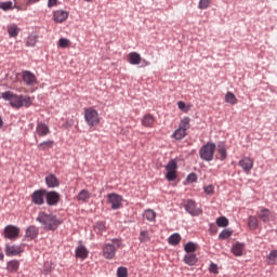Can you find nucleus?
Wrapping results in <instances>:
<instances>
[{
    "label": "nucleus",
    "instance_id": "20e7f679",
    "mask_svg": "<svg viewBox=\"0 0 277 277\" xmlns=\"http://www.w3.org/2000/svg\"><path fill=\"white\" fill-rule=\"evenodd\" d=\"M113 243H106L103 248V256L104 259H107L108 261H111V259L116 258V251L118 248H122V240L115 238L111 240Z\"/></svg>",
    "mask_w": 277,
    "mask_h": 277
},
{
    "label": "nucleus",
    "instance_id": "49530a36",
    "mask_svg": "<svg viewBox=\"0 0 277 277\" xmlns=\"http://www.w3.org/2000/svg\"><path fill=\"white\" fill-rule=\"evenodd\" d=\"M230 235H233V232L228 230V229H224L220 235V239H228V237H230Z\"/></svg>",
    "mask_w": 277,
    "mask_h": 277
},
{
    "label": "nucleus",
    "instance_id": "3c124183",
    "mask_svg": "<svg viewBox=\"0 0 277 277\" xmlns=\"http://www.w3.org/2000/svg\"><path fill=\"white\" fill-rule=\"evenodd\" d=\"M177 107L181 109V111H187V105L183 101L177 102Z\"/></svg>",
    "mask_w": 277,
    "mask_h": 277
},
{
    "label": "nucleus",
    "instance_id": "a878e982",
    "mask_svg": "<svg viewBox=\"0 0 277 277\" xmlns=\"http://www.w3.org/2000/svg\"><path fill=\"white\" fill-rule=\"evenodd\" d=\"M184 263H186V265H195L198 263V258H196L194 253H188L184 256Z\"/></svg>",
    "mask_w": 277,
    "mask_h": 277
},
{
    "label": "nucleus",
    "instance_id": "b1692460",
    "mask_svg": "<svg viewBox=\"0 0 277 277\" xmlns=\"http://www.w3.org/2000/svg\"><path fill=\"white\" fill-rule=\"evenodd\" d=\"M8 34L10 38H16L21 34V28L16 24H11L8 26Z\"/></svg>",
    "mask_w": 277,
    "mask_h": 277
},
{
    "label": "nucleus",
    "instance_id": "864d4df0",
    "mask_svg": "<svg viewBox=\"0 0 277 277\" xmlns=\"http://www.w3.org/2000/svg\"><path fill=\"white\" fill-rule=\"evenodd\" d=\"M211 272H213L214 274H217V265L212 264L211 265Z\"/></svg>",
    "mask_w": 277,
    "mask_h": 277
},
{
    "label": "nucleus",
    "instance_id": "c85d7f7f",
    "mask_svg": "<svg viewBox=\"0 0 277 277\" xmlns=\"http://www.w3.org/2000/svg\"><path fill=\"white\" fill-rule=\"evenodd\" d=\"M248 226L251 228V230H256V228H259V220L256 216H249Z\"/></svg>",
    "mask_w": 277,
    "mask_h": 277
},
{
    "label": "nucleus",
    "instance_id": "79ce46f5",
    "mask_svg": "<svg viewBox=\"0 0 277 277\" xmlns=\"http://www.w3.org/2000/svg\"><path fill=\"white\" fill-rule=\"evenodd\" d=\"M203 192L207 196H213L215 194V187L213 185H208L203 188Z\"/></svg>",
    "mask_w": 277,
    "mask_h": 277
},
{
    "label": "nucleus",
    "instance_id": "f8f14e48",
    "mask_svg": "<svg viewBox=\"0 0 277 277\" xmlns=\"http://www.w3.org/2000/svg\"><path fill=\"white\" fill-rule=\"evenodd\" d=\"M23 81L26 83V85H36L38 83V79L36 78V75L29 70L23 71Z\"/></svg>",
    "mask_w": 277,
    "mask_h": 277
},
{
    "label": "nucleus",
    "instance_id": "a19ab883",
    "mask_svg": "<svg viewBox=\"0 0 277 277\" xmlns=\"http://www.w3.org/2000/svg\"><path fill=\"white\" fill-rule=\"evenodd\" d=\"M117 276L118 277H129V271L127 269V267H119L117 269Z\"/></svg>",
    "mask_w": 277,
    "mask_h": 277
},
{
    "label": "nucleus",
    "instance_id": "4d7b16f0",
    "mask_svg": "<svg viewBox=\"0 0 277 277\" xmlns=\"http://www.w3.org/2000/svg\"><path fill=\"white\" fill-rule=\"evenodd\" d=\"M3 127V119L0 117V129Z\"/></svg>",
    "mask_w": 277,
    "mask_h": 277
},
{
    "label": "nucleus",
    "instance_id": "72a5a7b5",
    "mask_svg": "<svg viewBox=\"0 0 277 277\" xmlns=\"http://www.w3.org/2000/svg\"><path fill=\"white\" fill-rule=\"evenodd\" d=\"M138 241H141V243H146V241H150V234L148 233V230L141 232Z\"/></svg>",
    "mask_w": 277,
    "mask_h": 277
},
{
    "label": "nucleus",
    "instance_id": "a18cd8bd",
    "mask_svg": "<svg viewBox=\"0 0 277 277\" xmlns=\"http://www.w3.org/2000/svg\"><path fill=\"white\" fill-rule=\"evenodd\" d=\"M94 228H95V230H98V233H104V230H106L104 222H97L95 224Z\"/></svg>",
    "mask_w": 277,
    "mask_h": 277
},
{
    "label": "nucleus",
    "instance_id": "09e8293b",
    "mask_svg": "<svg viewBox=\"0 0 277 277\" xmlns=\"http://www.w3.org/2000/svg\"><path fill=\"white\" fill-rule=\"evenodd\" d=\"M219 154L221 155V161H224V159H226V157H227L226 147H220Z\"/></svg>",
    "mask_w": 277,
    "mask_h": 277
},
{
    "label": "nucleus",
    "instance_id": "c9c22d12",
    "mask_svg": "<svg viewBox=\"0 0 277 277\" xmlns=\"http://www.w3.org/2000/svg\"><path fill=\"white\" fill-rule=\"evenodd\" d=\"M176 168H177V164H176V161L174 160H170L166 166L167 172H176Z\"/></svg>",
    "mask_w": 277,
    "mask_h": 277
},
{
    "label": "nucleus",
    "instance_id": "603ef678",
    "mask_svg": "<svg viewBox=\"0 0 277 277\" xmlns=\"http://www.w3.org/2000/svg\"><path fill=\"white\" fill-rule=\"evenodd\" d=\"M54 5H57V0H48L49 8H53Z\"/></svg>",
    "mask_w": 277,
    "mask_h": 277
},
{
    "label": "nucleus",
    "instance_id": "e433bc0d",
    "mask_svg": "<svg viewBox=\"0 0 277 277\" xmlns=\"http://www.w3.org/2000/svg\"><path fill=\"white\" fill-rule=\"evenodd\" d=\"M38 42V37L37 36H29L27 38V41H26V47H36Z\"/></svg>",
    "mask_w": 277,
    "mask_h": 277
},
{
    "label": "nucleus",
    "instance_id": "c756f323",
    "mask_svg": "<svg viewBox=\"0 0 277 277\" xmlns=\"http://www.w3.org/2000/svg\"><path fill=\"white\" fill-rule=\"evenodd\" d=\"M168 241L170 246H179L181 243V235L175 233L169 237Z\"/></svg>",
    "mask_w": 277,
    "mask_h": 277
},
{
    "label": "nucleus",
    "instance_id": "423d86ee",
    "mask_svg": "<svg viewBox=\"0 0 277 277\" xmlns=\"http://www.w3.org/2000/svg\"><path fill=\"white\" fill-rule=\"evenodd\" d=\"M215 143H207L199 149V157L202 161H213L215 157Z\"/></svg>",
    "mask_w": 277,
    "mask_h": 277
},
{
    "label": "nucleus",
    "instance_id": "ddd939ff",
    "mask_svg": "<svg viewBox=\"0 0 277 277\" xmlns=\"http://www.w3.org/2000/svg\"><path fill=\"white\" fill-rule=\"evenodd\" d=\"M243 250H246V245L243 242L237 241L233 245L230 252L234 256H243Z\"/></svg>",
    "mask_w": 277,
    "mask_h": 277
},
{
    "label": "nucleus",
    "instance_id": "412c9836",
    "mask_svg": "<svg viewBox=\"0 0 277 277\" xmlns=\"http://www.w3.org/2000/svg\"><path fill=\"white\" fill-rule=\"evenodd\" d=\"M90 254V251H88V248H85V246H79L76 249V256L77 259H82V261H84V259H88V255Z\"/></svg>",
    "mask_w": 277,
    "mask_h": 277
},
{
    "label": "nucleus",
    "instance_id": "393cba45",
    "mask_svg": "<svg viewBox=\"0 0 277 277\" xmlns=\"http://www.w3.org/2000/svg\"><path fill=\"white\" fill-rule=\"evenodd\" d=\"M90 198H92V194H90L87 189H82L77 196V200L80 202H88Z\"/></svg>",
    "mask_w": 277,
    "mask_h": 277
},
{
    "label": "nucleus",
    "instance_id": "6e6552de",
    "mask_svg": "<svg viewBox=\"0 0 277 277\" xmlns=\"http://www.w3.org/2000/svg\"><path fill=\"white\" fill-rule=\"evenodd\" d=\"M60 198H61L60 193L55 190H51V192L45 190V200L49 207L57 206V203L60 202Z\"/></svg>",
    "mask_w": 277,
    "mask_h": 277
},
{
    "label": "nucleus",
    "instance_id": "ea45409f",
    "mask_svg": "<svg viewBox=\"0 0 277 277\" xmlns=\"http://www.w3.org/2000/svg\"><path fill=\"white\" fill-rule=\"evenodd\" d=\"M211 5V0H200L198 8L199 10H207Z\"/></svg>",
    "mask_w": 277,
    "mask_h": 277
},
{
    "label": "nucleus",
    "instance_id": "39448f33",
    "mask_svg": "<svg viewBox=\"0 0 277 277\" xmlns=\"http://www.w3.org/2000/svg\"><path fill=\"white\" fill-rule=\"evenodd\" d=\"M84 120L88 127H98L101 124V117H98V110L94 107H88L84 109Z\"/></svg>",
    "mask_w": 277,
    "mask_h": 277
},
{
    "label": "nucleus",
    "instance_id": "2eb2a0df",
    "mask_svg": "<svg viewBox=\"0 0 277 277\" xmlns=\"http://www.w3.org/2000/svg\"><path fill=\"white\" fill-rule=\"evenodd\" d=\"M36 133L37 135H39V137H45V135H49V133H51V130L45 123L38 122L36 127Z\"/></svg>",
    "mask_w": 277,
    "mask_h": 277
},
{
    "label": "nucleus",
    "instance_id": "13d9d810",
    "mask_svg": "<svg viewBox=\"0 0 277 277\" xmlns=\"http://www.w3.org/2000/svg\"><path fill=\"white\" fill-rule=\"evenodd\" d=\"M84 1H87L88 3H92V1H94V0H84Z\"/></svg>",
    "mask_w": 277,
    "mask_h": 277
},
{
    "label": "nucleus",
    "instance_id": "1a4fd4ad",
    "mask_svg": "<svg viewBox=\"0 0 277 277\" xmlns=\"http://www.w3.org/2000/svg\"><path fill=\"white\" fill-rule=\"evenodd\" d=\"M44 198H47V189L35 190L31 195L34 205H44Z\"/></svg>",
    "mask_w": 277,
    "mask_h": 277
},
{
    "label": "nucleus",
    "instance_id": "aec40b11",
    "mask_svg": "<svg viewBox=\"0 0 277 277\" xmlns=\"http://www.w3.org/2000/svg\"><path fill=\"white\" fill-rule=\"evenodd\" d=\"M258 217L262 221V222H269V220H272V211H269V209L264 208L262 209L259 213H258Z\"/></svg>",
    "mask_w": 277,
    "mask_h": 277
},
{
    "label": "nucleus",
    "instance_id": "de8ad7c7",
    "mask_svg": "<svg viewBox=\"0 0 277 277\" xmlns=\"http://www.w3.org/2000/svg\"><path fill=\"white\" fill-rule=\"evenodd\" d=\"M0 8H1V10H4V11L12 10L13 4H12V2H1Z\"/></svg>",
    "mask_w": 277,
    "mask_h": 277
},
{
    "label": "nucleus",
    "instance_id": "4468645a",
    "mask_svg": "<svg viewBox=\"0 0 277 277\" xmlns=\"http://www.w3.org/2000/svg\"><path fill=\"white\" fill-rule=\"evenodd\" d=\"M6 256H17V254H21L23 252V248L21 246H5L4 250Z\"/></svg>",
    "mask_w": 277,
    "mask_h": 277
},
{
    "label": "nucleus",
    "instance_id": "f3484780",
    "mask_svg": "<svg viewBox=\"0 0 277 277\" xmlns=\"http://www.w3.org/2000/svg\"><path fill=\"white\" fill-rule=\"evenodd\" d=\"M39 229L38 227L30 225L29 227H27L26 233H25V237L26 239H36L39 235Z\"/></svg>",
    "mask_w": 277,
    "mask_h": 277
},
{
    "label": "nucleus",
    "instance_id": "9d476101",
    "mask_svg": "<svg viewBox=\"0 0 277 277\" xmlns=\"http://www.w3.org/2000/svg\"><path fill=\"white\" fill-rule=\"evenodd\" d=\"M238 166L246 172V174H250V170L254 168V160L250 157H245L239 160Z\"/></svg>",
    "mask_w": 277,
    "mask_h": 277
},
{
    "label": "nucleus",
    "instance_id": "0eeeda50",
    "mask_svg": "<svg viewBox=\"0 0 277 277\" xmlns=\"http://www.w3.org/2000/svg\"><path fill=\"white\" fill-rule=\"evenodd\" d=\"M18 235H21V228L16 225H6L4 228V237L6 239H11V241H14V239H18Z\"/></svg>",
    "mask_w": 277,
    "mask_h": 277
},
{
    "label": "nucleus",
    "instance_id": "4be33fe9",
    "mask_svg": "<svg viewBox=\"0 0 277 277\" xmlns=\"http://www.w3.org/2000/svg\"><path fill=\"white\" fill-rule=\"evenodd\" d=\"M68 18V12L57 10L54 12V21L55 23H64Z\"/></svg>",
    "mask_w": 277,
    "mask_h": 277
},
{
    "label": "nucleus",
    "instance_id": "bb28decb",
    "mask_svg": "<svg viewBox=\"0 0 277 277\" xmlns=\"http://www.w3.org/2000/svg\"><path fill=\"white\" fill-rule=\"evenodd\" d=\"M225 103H228L229 105H237V96H235L233 92H227L225 95Z\"/></svg>",
    "mask_w": 277,
    "mask_h": 277
},
{
    "label": "nucleus",
    "instance_id": "7ed1b4c3",
    "mask_svg": "<svg viewBox=\"0 0 277 277\" xmlns=\"http://www.w3.org/2000/svg\"><path fill=\"white\" fill-rule=\"evenodd\" d=\"M192 119L189 117H184L181 119L179 128L173 132V140L181 141L187 137V131L192 129Z\"/></svg>",
    "mask_w": 277,
    "mask_h": 277
},
{
    "label": "nucleus",
    "instance_id": "8fccbe9b",
    "mask_svg": "<svg viewBox=\"0 0 277 277\" xmlns=\"http://www.w3.org/2000/svg\"><path fill=\"white\" fill-rule=\"evenodd\" d=\"M196 181H198V175H196V173H190V174L187 176V182H188V183H196Z\"/></svg>",
    "mask_w": 277,
    "mask_h": 277
},
{
    "label": "nucleus",
    "instance_id": "5701e85b",
    "mask_svg": "<svg viewBox=\"0 0 277 277\" xmlns=\"http://www.w3.org/2000/svg\"><path fill=\"white\" fill-rule=\"evenodd\" d=\"M143 127L153 128V124H155V117L153 115L147 114L142 119Z\"/></svg>",
    "mask_w": 277,
    "mask_h": 277
},
{
    "label": "nucleus",
    "instance_id": "58836bf2",
    "mask_svg": "<svg viewBox=\"0 0 277 277\" xmlns=\"http://www.w3.org/2000/svg\"><path fill=\"white\" fill-rule=\"evenodd\" d=\"M58 47H61V49H68V47H70V40L66 38H61L58 40Z\"/></svg>",
    "mask_w": 277,
    "mask_h": 277
},
{
    "label": "nucleus",
    "instance_id": "a211bd4d",
    "mask_svg": "<svg viewBox=\"0 0 277 277\" xmlns=\"http://www.w3.org/2000/svg\"><path fill=\"white\" fill-rule=\"evenodd\" d=\"M45 184L48 185V187H60V180L57 179V176H55V174H49L48 176H45Z\"/></svg>",
    "mask_w": 277,
    "mask_h": 277
},
{
    "label": "nucleus",
    "instance_id": "6e6d98bb",
    "mask_svg": "<svg viewBox=\"0 0 277 277\" xmlns=\"http://www.w3.org/2000/svg\"><path fill=\"white\" fill-rule=\"evenodd\" d=\"M4 255H3V251L0 250V261H3Z\"/></svg>",
    "mask_w": 277,
    "mask_h": 277
},
{
    "label": "nucleus",
    "instance_id": "7c9ffc66",
    "mask_svg": "<svg viewBox=\"0 0 277 277\" xmlns=\"http://www.w3.org/2000/svg\"><path fill=\"white\" fill-rule=\"evenodd\" d=\"M268 265H276L277 262V250H273L266 258Z\"/></svg>",
    "mask_w": 277,
    "mask_h": 277
},
{
    "label": "nucleus",
    "instance_id": "37998d69",
    "mask_svg": "<svg viewBox=\"0 0 277 277\" xmlns=\"http://www.w3.org/2000/svg\"><path fill=\"white\" fill-rule=\"evenodd\" d=\"M51 269H53V263L45 262L43 266V274H51Z\"/></svg>",
    "mask_w": 277,
    "mask_h": 277
},
{
    "label": "nucleus",
    "instance_id": "dca6fc26",
    "mask_svg": "<svg viewBox=\"0 0 277 277\" xmlns=\"http://www.w3.org/2000/svg\"><path fill=\"white\" fill-rule=\"evenodd\" d=\"M185 209L187 213H189L190 215H198L199 213H201V211L196 208V201L194 200H188L185 206Z\"/></svg>",
    "mask_w": 277,
    "mask_h": 277
},
{
    "label": "nucleus",
    "instance_id": "4c0bfd02",
    "mask_svg": "<svg viewBox=\"0 0 277 277\" xmlns=\"http://www.w3.org/2000/svg\"><path fill=\"white\" fill-rule=\"evenodd\" d=\"M184 250L188 254H192V252H196V243H194V242L186 243L185 247H184Z\"/></svg>",
    "mask_w": 277,
    "mask_h": 277
},
{
    "label": "nucleus",
    "instance_id": "c03bdc74",
    "mask_svg": "<svg viewBox=\"0 0 277 277\" xmlns=\"http://www.w3.org/2000/svg\"><path fill=\"white\" fill-rule=\"evenodd\" d=\"M166 179L169 181H176V171H167Z\"/></svg>",
    "mask_w": 277,
    "mask_h": 277
},
{
    "label": "nucleus",
    "instance_id": "f03ea898",
    "mask_svg": "<svg viewBox=\"0 0 277 277\" xmlns=\"http://www.w3.org/2000/svg\"><path fill=\"white\" fill-rule=\"evenodd\" d=\"M37 222L43 225L45 230H57V226L62 224V221L53 214H47V212H39Z\"/></svg>",
    "mask_w": 277,
    "mask_h": 277
},
{
    "label": "nucleus",
    "instance_id": "6ab92c4d",
    "mask_svg": "<svg viewBox=\"0 0 277 277\" xmlns=\"http://www.w3.org/2000/svg\"><path fill=\"white\" fill-rule=\"evenodd\" d=\"M129 57V64H132V66H137L142 63V55L137 52H131L128 55Z\"/></svg>",
    "mask_w": 277,
    "mask_h": 277
},
{
    "label": "nucleus",
    "instance_id": "473e14b6",
    "mask_svg": "<svg viewBox=\"0 0 277 277\" xmlns=\"http://www.w3.org/2000/svg\"><path fill=\"white\" fill-rule=\"evenodd\" d=\"M9 272H18V267H21V263L16 260H12L8 263Z\"/></svg>",
    "mask_w": 277,
    "mask_h": 277
},
{
    "label": "nucleus",
    "instance_id": "2f4dec72",
    "mask_svg": "<svg viewBox=\"0 0 277 277\" xmlns=\"http://www.w3.org/2000/svg\"><path fill=\"white\" fill-rule=\"evenodd\" d=\"M54 144H55V142H53V141H45L38 145V149L39 150H49V149L53 148Z\"/></svg>",
    "mask_w": 277,
    "mask_h": 277
},
{
    "label": "nucleus",
    "instance_id": "5fc2aeb1",
    "mask_svg": "<svg viewBox=\"0 0 277 277\" xmlns=\"http://www.w3.org/2000/svg\"><path fill=\"white\" fill-rule=\"evenodd\" d=\"M40 0H28V5H31L32 3H38Z\"/></svg>",
    "mask_w": 277,
    "mask_h": 277
},
{
    "label": "nucleus",
    "instance_id": "f257e3e1",
    "mask_svg": "<svg viewBox=\"0 0 277 277\" xmlns=\"http://www.w3.org/2000/svg\"><path fill=\"white\" fill-rule=\"evenodd\" d=\"M4 101H9L11 107L21 109V107H31V97L24 95H16L12 91L1 93Z\"/></svg>",
    "mask_w": 277,
    "mask_h": 277
},
{
    "label": "nucleus",
    "instance_id": "9b49d317",
    "mask_svg": "<svg viewBox=\"0 0 277 277\" xmlns=\"http://www.w3.org/2000/svg\"><path fill=\"white\" fill-rule=\"evenodd\" d=\"M109 205H111V209L117 210L122 205V196L111 193L107 196Z\"/></svg>",
    "mask_w": 277,
    "mask_h": 277
},
{
    "label": "nucleus",
    "instance_id": "f704fd0d",
    "mask_svg": "<svg viewBox=\"0 0 277 277\" xmlns=\"http://www.w3.org/2000/svg\"><path fill=\"white\" fill-rule=\"evenodd\" d=\"M216 225L220 226V228H226L228 226V219L226 216H221L216 220Z\"/></svg>",
    "mask_w": 277,
    "mask_h": 277
},
{
    "label": "nucleus",
    "instance_id": "cd10ccee",
    "mask_svg": "<svg viewBox=\"0 0 277 277\" xmlns=\"http://www.w3.org/2000/svg\"><path fill=\"white\" fill-rule=\"evenodd\" d=\"M144 217L145 220H147V222H155V220L157 219V213L154 210H146L144 212Z\"/></svg>",
    "mask_w": 277,
    "mask_h": 277
}]
</instances>
